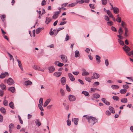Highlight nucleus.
<instances>
[{"label":"nucleus","mask_w":133,"mask_h":133,"mask_svg":"<svg viewBox=\"0 0 133 133\" xmlns=\"http://www.w3.org/2000/svg\"><path fill=\"white\" fill-rule=\"evenodd\" d=\"M86 118L88 119L89 123L91 125H93L97 122V119L95 117L92 116L87 117Z\"/></svg>","instance_id":"f257e3e1"},{"label":"nucleus","mask_w":133,"mask_h":133,"mask_svg":"<svg viewBox=\"0 0 133 133\" xmlns=\"http://www.w3.org/2000/svg\"><path fill=\"white\" fill-rule=\"evenodd\" d=\"M122 48L128 55V54L129 52V51L130 50V48L126 45H124Z\"/></svg>","instance_id":"f03ea898"},{"label":"nucleus","mask_w":133,"mask_h":133,"mask_svg":"<svg viewBox=\"0 0 133 133\" xmlns=\"http://www.w3.org/2000/svg\"><path fill=\"white\" fill-rule=\"evenodd\" d=\"M9 75L8 73L7 72H5L4 73H2L0 75V78H3L5 77L8 76Z\"/></svg>","instance_id":"7ed1b4c3"},{"label":"nucleus","mask_w":133,"mask_h":133,"mask_svg":"<svg viewBox=\"0 0 133 133\" xmlns=\"http://www.w3.org/2000/svg\"><path fill=\"white\" fill-rule=\"evenodd\" d=\"M7 83L10 85H11L14 83V82L11 78H9L7 81Z\"/></svg>","instance_id":"20e7f679"},{"label":"nucleus","mask_w":133,"mask_h":133,"mask_svg":"<svg viewBox=\"0 0 133 133\" xmlns=\"http://www.w3.org/2000/svg\"><path fill=\"white\" fill-rule=\"evenodd\" d=\"M99 77V74L96 73H94L93 74V76H91V79H97Z\"/></svg>","instance_id":"39448f33"},{"label":"nucleus","mask_w":133,"mask_h":133,"mask_svg":"<svg viewBox=\"0 0 133 133\" xmlns=\"http://www.w3.org/2000/svg\"><path fill=\"white\" fill-rule=\"evenodd\" d=\"M69 99L70 101H73L76 100L75 97L72 95H70L69 96Z\"/></svg>","instance_id":"423d86ee"},{"label":"nucleus","mask_w":133,"mask_h":133,"mask_svg":"<svg viewBox=\"0 0 133 133\" xmlns=\"http://www.w3.org/2000/svg\"><path fill=\"white\" fill-rule=\"evenodd\" d=\"M61 11L56 12L52 16V18L54 19H56L58 16V15L61 12Z\"/></svg>","instance_id":"0eeeda50"},{"label":"nucleus","mask_w":133,"mask_h":133,"mask_svg":"<svg viewBox=\"0 0 133 133\" xmlns=\"http://www.w3.org/2000/svg\"><path fill=\"white\" fill-rule=\"evenodd\" d=\"M16 60L18 62V66L22 70H23V69L22 67V66L21 63V61L18 59H16Z\"/></svg>","instance_id":"6e6552de"},{"label":"nucleus","mask_w":133,"mask_h":133,"mask_svg":"<svg viewBox=\"0 0 133 133\" xmlns=\"http://www.w3.org/2000/svg\"><path fill=\"white\" fill-rule=\"evenodd\" d=\"M69 77L71 81H74L75 80V78L73 75L70 73H69L68 74Z\"/></svg>","instance_id":"1a4fd4ad"},{"label":"nucleus","mask_w":133,"mask_h":133,"mask_svg":"<svg viewBox=\"0 0 133 133\" xmlns=\"http://www.w3.org/2000/svg\"><path fill=\"white\" fill-rule=\"evenodd\" d=\"M48 69L49 70V72L50 73L53 72L55 70V68L53 66H49Z\"/></svg>","instance_id":"9d476101"},{"label":"nucleus","mask_w":133,"mask_h":133,"mask_svg":"<svg viewBox=\"0 0 133 133\" xmlns=\"http://www.w3.org/2000/svg\"><path fill=\"white\" fill-rule=\"evenodd\" d=\"M61 58L64 62H66L67 59L66 56L64 55H61Z\"/></svg>","instance_id":"9b49d317"},{"label":"nucleus","mask_w":133,"mask_h":133,"mask_svg":"<svg viewBox=\"0 0 133 133\" xmlns=\"http://www.w3.org/2000/svg\"><path fill=\"white\" fill-rule=\"evenodd\" d=\"M102 102L105 103L106 105H109L110 104V103L107 101L106 100V99L104 98H102Z\"/></svg>","instance_id":"f8f14e48"},{"label":"nucleus","mask_w":133,"mask_h":133,"mask_svg":"<svg viewBox=\"0 0 133 133\" xmlns=\"http://www.w3.org/2000/svg\"><path fill=\"white\" fill-rule=\"evenodd\" d=\"M83 70L82 73V75L83 76H88L89 74V73L88 72L86 71L85 69H83Z\"/></svg>","instance_id":"ddd939ff"},{"label":"nucleus","mask_w":133,"mask_h":133,"mask_svg":"<svg viewBox=\"0 0 133 133\" xmlns=\"http://www.w3.org/2000/svg\"><path fill=\"white\" fill-rule=\"evenodd\" d=\"M50 100H51L50 99H48L44 103L43 105V107H46L50 102Z\"/></svg>","instance_id":"4468645a"},{"label":"nucleus","mask_w":133,"mask_h":133,"mask_svg":"<svg viewBox=\"0 0 133 133\" xmlns=\"http://www.w3.org/2000/svg\"><path fill=\"white\" fill-rule=\"evenodd\" d=\"M62 74L61 72H55L54 74V75L57 77H59Z\"/></svg>","instance_id":"2eb2a0df"},{"label":"nucleus","mask_w":133,"mask_h":133,"mask_svg":"<svg viewBox=\"0 0 133 133\" xmlns=\"http://www.w3.org/2000/svg\"><path fill=\"white\" fill-rule=\"evenodd\" d=\"M66 79L65 77H63L61 79V81L62 84L64 85L65 84Z\"/></svg>","instance_id":"dca6fc26"},{"label":"nucleus","mask_w":133,"mask_h":133,"mask_svg":"<svg viewBox=\"0 0 133 133\" xmlns=\"http://www.w3.org/2000/svg\"><path fill=\"white\" fill-rule=\"evenodd\" d=\"M121 25L123 28L125 29V28H127V25L125 23V22L123 21H122L121 22Z\"/></svg>","instance_id":"f3484780"},{"label":"nucleus","mask_w":133,"mask_h":133,"mask_svg":"<svg viewBox=\"0 0 133 133\" xmlns=\"http://www.w3.org/2000/svg\"><path fill=\"white\" fill-rule=\"evenodd\" d=\"M124 29V36L125 37H127L128 36V34H127L129 31V30L127 28H125Z\"/></svg>","instance_id":"a211bd4d"},{"label":"nucleus","mask_w":133,"mask_h":133,"mask_svg":"<svg viewBox=\"0 0 133 133\" xmlns=\"http://www.w3.org/2000/svg\"><path fill=\"white\" fill-rule=\"evenodd\" d=\"M0 87L2 90H5L6 89V86L3 83H2L0 84Z\"/></svg>","instance_id":"6ab92c4d"},{"label":"nucleus","mask_w":133,"mask_h":133,"mask_svg":"<svg viewBox=\"0 0 133 133\" xmlns=\"http://www.w3.org/2000/svg\"><path fill=\"white\" fill-rule=\"evenodd\" d=\"M51 19V18L47 17L46 18V20L45 22L46 23V24H48L50 22Z\"/></svg>","instance_id":"aec40b11"},{"label":"nucleus","mask_w":133,"mask_h":133,"mask_svg":"<svg viewBox=\"0 0 133 133\" xmlns=\"http://www.w3.org/2000/svg\"><path fill=\"white\" fill-rule=\"evenodd\" d=\"M9 90L12 93H14L15 92V88L14 87H10L9 88Z\"/></svg>","instance_id":"412c9836"},{"label":"nucleus","mask_w":133,"mask_h":133,"mask_svg":"<svg viewBox=\"0 0 133 133\" xmlns=\"http://www.w3.org/2000/svg\"><path fill=\"white\" fill-rule=\"evenodd\" d=\"M93 97L97 99L99 97V95L97 93H95L92 95Z\"/></svg>","instance_id":"4be33fe9"},{"label":"nucleus","mask_w":133,"mask_h":133,"mask_svg":"<svg viewBox=\"0 0 133 133\" xmlns=\"http://www.w3.org/2000/svg\"><path fill=\"white\" fill-rule=\"evenodd\" d=\"M72 121L74 122V124L76 125H77L78 124V118H74L72 119Z\"/></svg>","instance_id":"5701e85b"},{"label":"nucleus","mask_w":133,"mask_h":133,"mask_svg":"<svg viewBox=\"0 0 133 133\" xmlns=\"http://www.w3.org/2000/svg\"><path fill=\"white\" fill-rule=\"evenodd\" d=\"M32 83V82L30 81H25L24 82V84L26 85H31Z\"/></svg>","instance_id":"b1692460"},{"label":"nucleus","mask_w":133,"mask_h":133,"mask_svg":"<svg viewBox=\"0 0 133 133\" xmlns=\"http://www.w3.org/2000/svg\"><path fill=\"white\" fill-rule=\"evenodd\" d=\"M0 111L3 114H5L6 113V110L5 108L3 107H2L0 109Z\"/></svg>","instance_id":"393cba45"},{"label":"nucleus","mask_w":133,"mask_h":133,"mask_svg":"<svg viewBox=\"0 0 133 133\" xmlns=\"http://www.w3.org/2000/svg\"><path fill=\"white\" fill-rule=\"evenodd\" d=\"M82 93L84 94L85 96L88 97L90 96L89 93L86 91H83L82 92Z\"/></svg>","instance_id":"a878e982"},{"label":"nucleus","mask_w":133,"mask_h":133,"mask_svg":"<svg viewBox=\"0 0 133 133\" xmlns=\"http://www.w3.org/2000/svg\"><path fill=\"white\" fill-rule=\"evenodd\" d=\"M9 106L12 109L14 108V104L12 102H11L9 104Z\"/></svg>","instance_id":"bb28decb"},{"label":"nucleus","mask_w":133,"mask_h":133,"mask_svg":"<svg viewBox=\"0 0 133 133\" xmlns=\"http://www.w3.org/2000/svg\"><path fill=\"white\" fill-rule=\"evenodd\" d=\"M109 110L112 113L114 114L115 113V110L114 108L110 106L109 108Z\"/></svg>","instance_id":"cd10ccee"},{"label":"nucleus","mask_w":133,"mask_h":133,"mask_svg":"<svg viewBox=\"0 0 133 133\" xmlns=\"http://www.w3.org/2000/svg\"><path fill=\"white\" fill-rule=\"evenodd\" d=\"M113 11L114 13L115 14H117L119 12V10L117 8H114Z\"/></svg>","instance_id":"c85d7f7f"},{"label":"nucleus","mask_w":133,"mask_h":133,"mask_svg":"<svg viewBox=\"0 0 133 133\" xmlns=\"http://www.w3.org/2000/svg\"><path fill=\"white\" fill-rule=\"evenodd\" d=\"M35 123L38 126H40L41 125V123L38 119H36V120Z\"/></svg>","instance_id":"c756f323"},{"label":"nucleus","mask_w":133,"mask_h":133,"mask_svg":"<svg viewBox=\"0 0 133 133\" xmlns=\"http://www.w3.org/2000/svg\"><path fill=\"white\" fill-rule=\"evenodd\" d=\"M96 59L97 61H98V63H99L101 62V57L97 55L96 56Z\"/></svg>","instance_id":"7c9ffc66"},{"label":"nucleus","mask_w":133,"mask_h":133,"mask_svg":"<svg viewBox=\"0 0 133 133\" xmlns=\"http://www.w3.org/2000/svg\"><path fill=\"white\" fill-rule=\"evenodd\" d=\"M85 79L89 82H90L91 81V78L86 77L85 78Z\"/></svg>","instance_id":"2f4dec72"},{"label":"nucleus","mask_w":133,"mask_h":133,"mask_svg":"<svg viewBox=\"0 0 133 133\" xmlns=\"http://www.w3.org/2000/svg\"><path fill=\"white\" fill-rule=\"evenodd\" d=\"M106 13L109 15V17H111L113 16V15L111 13V12L109 10L107 11Z\"/></svg>","instance_id":"473e14b6"},{"label":"nucleus","mask_w":133,"mask_h":133,"mask_svg":"<svg viewBox=\"0 0 133 133\" xmlns=\"http://www.w3.org/2000/svg\"><path fill=\"white\" fill-rule=\"evenodd\" d=\"M75 56L76 57H78L79 56V52L78 50H76L75 51Z\"/></svg>","instance_id":"72a5a7b5"},{"label":"nucleus","mask_w":133,"mask_h":133,"mask_svg":"<svg viewBox=\"0 0 133 133\" xmlns=\"http://www.w3.org/2000/svg\"><path fill=\"white\" fill-rule=\"evenodd\" d=\"M111 87L113 89H118L119 87V86L117 85H112L111 86Z\"/></svg>","instance_id":"f704fd0d"},{"label":"nucleus","mask_w":133,"mask_h":133,"mask_svg":"<svg viewBox=\"0 0 133 133\" xmlns=\"http://www.w3.org/2000/svg\"><path fill=\"white\" fill-rule=\"evenodd\" d=\"M77 3H74L70 4H69L68 6V7H72L73 6H75L76 5Z\"/></svg>","instance_id":"c9c22d12"},{"label":"nucleus","mask_w":133,"mask_h":133,"mask_svg":"<svg viewBox=\"0 0 133 133\" xmlns=\"http://www.w3.org/2000/svg\"><path fill=\"white\" fill-rule=\"evenodd\" d=\"M118 41L121 45H124V43L123 41L119 39H118Z\"/></svg>","instance_id":"e433bc0d"},{"label":"nucleus","mask_w":133,"mask_h":133,"mask_svg":"<svg viewBox=\"0 0 133 133\" xmlns=\"http://www.w3.org/2000/svg\"><path fill=\"white\" fill-rule=\"evenodd\" d=\"M127 91V90L125 89H121L120 91V92L122 94L125 93Z\"/></svg>","instance_id":"4c0bfd02"},{"label":"nucleus","mask_w":133,"mask_h":133,"mask_svg":"<svg viewBox=\"0 0 133 133\" xmlns=\"http://www.w3.org/2000/svg\"><path fill=\"white\" fill-rule=\"evenodd\" d=\"M42 28H37L36 30V34H38L41 30Z\"/></svg>","instance_id":"58836bf2"},{"label":"nucleus","mask_w":133,"mask_h":133,"mask_svg":"<svg viewBox=\"0 0 133 133\" xmlns=\"http://www.w3.org/2000/svg\"><path fill=\"white\" fill-rule=\"evenodd\" d=\"M118 33L119 35H122L123 32V30L121 27H120L118 31Z\"/></svg>","instance_id":"ea45409f"},{"label":"nucleus","mask_w":133,"mask_h":133,"mask_svg":"<svg viewBox=\"0 0 133 133\" xmlns=\"http://www.w3.org/2000/svg\"><path fill=\"white\" fill-rule=\"evenodd\" d=\"M121 102L122 103H126L127 102V99L126 98H123L122 99Z\"/></svg>","instance_id":"a19ab883"},{"label":"nucleus","mask_w":133,"mask_h":133,"mask_svg":"<svg viewBox=\"0 0 133 133\" xmlns=\"http://www.w3.org/2000/svg\"><path fill=\"white\" fill-rule=\"evenodd\" d=\"M76 2L77 3H83L84 2L85 3V1L83 0H76Z\"/></svg>","instance_id":"79ce46f5"},{"label":"nucleus","mask_w":133,"mask_h":133,"mask_svg":"<svg viewBox=\"0 0 133 133\" xmlns=\"http://www.w3.org/2000/svg\"><path fill=\"white\" fill-rule=\"evenodd\" d=\"M1 17L2 21L3 22L5 18V15H3L1 16Z\"/></svg>","instance_id":"37998d69"},{"label":"nucleus","mask_w":133,"mask_h":133,"mask_svg":"<svg viewBox=\"0 0 133 133\" xmlns=\"http://www.w3.org/2000/svg\"><path fill=\"white\" fill-rule=\"evenodd\" d=\"M43 98H41L39 101V104L41 105H43Z\"/></svg>","instance_id":"c03bdc74"},{"label":"nucleus","mask_w":133,"mask_h":133,"mask_svg":"<svg viewBox=\"0 0 133 133\" xmlns=\"http://www.w3.org/2000/svg\"><path fill=\"white\" fill-rule=\"evenodd\" d=\"M107 24L108 25L111 26L113 25V23L112 21H111L107 22Z\"/></svg>","instance_id":"a18cd8bd"},{"label":"nucleus","mask_w":133,"mask_h":133,"mask_svg":"<svg viewBox=\"0 0 133 133\" xmlns=\"http://www.w3.org/2000/svg\"><path fill=\"white\" fill-rule=\"evenodd\" d=\"M42 105H41V104H38V106L39 108L40 109V110L42 111H44V109L43 107H42Z\"/></svg>","instance_id":"49530a36"},{"label":"nucleus","mask_w":133,"mask_h":133,"mask_svg":"<svg viewBox=\"0 0 133 133\" xmlns=\"http://www.w3.org/2000/svg\"><path fill=\"white\" fill-rule=\"evenodd\" d=\"M102 3L103 5H105L107 3V0H102Z\"/></svg>","instance_id":"de8ad7c7"},{"label":"nucleus","mask_w":133,"mask_h":133,"mask_svg":"<svg viewBox=\"0 0 133 133\" xmlns=\"http://www.w3.org/2000/svg\"><path fill=\"white\" fill-rule=\"evenodd\" d=\"M116 20L118 22L120 23L121 21V19L120 17H118L116 18Z\"/></svg>","instance_id":"09e8293b"},{"label":"nucleus","mask_w":133,"mask_h":133,"mask_svg":"<svg viewBox=\"0 0 133 133\" xmlns=\"http://www.w3.org/2000/svg\"><path fill=\"white\" fill-rule=\"evenodd\" d=\"M8 101L6 100H4L3 101V104L5 106H7L8 105Z\"/></svg>","instance_id":"8fccbe9b"},{"label":"nucleus","mask_w":133,"mask_h":133,"mask_svg":"<svg viewBox=\"0 0 133 133\" xmlns=\"http://www.w3.org/2000/svg\"><path fill=\"white\" fill-rule=\"evenodd\" d=\"M33 68L36 70H40V68L38 66L36 65H34L33 67Z\"/></svg>","instance_id":"3c124183"},{"label":"nucleus","mask_w":133,"mask_h":133,"mask_svg":"<svg viewBox=\"0 0 133 133\" xmlns=\"http://www.w3.org/2000/svg\"><path fill=\"white\" fill-rule=\"evenodd\" d=\"M104 19L105 20L107 21H109V17L106 15H105L104 16Z\"/></svg>","instance_id":"603ef678"},{"label":"nucleus","mask_w":133,"mask_h":133,"mask_svg":"<svg viewBox=\"0 0 133 133\" xmlns=\"http://www.w3.org/2000/svg\"><path fill=\"white\" fill-rule=\"evenodd\" d=\"M60 92L62 96H63L64 95V90L62 89H61L60 90Z\"/></svg>","instance_id":"864d4df0"},{"label":"nucleus","mask_w":133,"mask_h":133,"mask_svg":"<svg viewBox=\"0 0 133 133\" xmlns=\"http://www.w3.org/2000/svg\"><path fill=\"white\" fill-rule=\"evenodd\" d=\"M112 98L114 100L117 101L119 99V98L116 96H114L112 97Z\"/></svg>","instance_id":"5fc2aeb1"},{"label":"nucleus","mask_w":133,"mask_h":133,"mask_svg":"<svg viewBox=\"0 0 133 133\" xmlns=\"http://www.w3.org/2000/svg\"><path fill=\"white\" fill-rule=\"evenodd\" d=\"M64 29V28H58L57 31L55 33L56 35L58 33V32H59V31H60V30H62L63 29Z\"/></svg>","instance_id":"6e6d98bb"},{"label":"nucleus","mask_w":133,"mask_h":133,"mask_svg":"<svg viewBox=\"0 0 133 133\" xmlns=\"http://www.w3.org/2000/svg\"><path fill=\"white\" fill-rule=\"evenodd\" d=\"M14 127V125L13 124L11 123L9 125V129H13Z\"/></svg>","instance_id":"4d7b16f0"},{"label":"nucleus","mask_w":133,"mask_h":133,"mask_svg":"<svg viewBox=\"0 0 133 133\" xmlns=\"http://www.w3.org/2000/svg\"><path fill=\"white\" fill-rule=\"evenodd\" d=\"M111 30L113 31L116 32L117 30L114 27L112 26L111 27Z\"/></svg>","instance_id":"13d9d810"},{"label":"nucleus","mask_w":133,"mask_h":133,"mask_svg":"<svg viewBox=\"0 0 133 133\" xmlns=\"http://www.w3.org/2000/svg\"><path fill=\"white\" fill-rule=\"evenodd\" d=\"M46 3L45 0H43L41 3V5L43 6L46 4Z\"/></svg>","instance_id":"bf43d9fd"},{"label":"nucleus","mask_w":133,"mask_h":133,"mask_svg":"<svg viewBox=\"0 0 133 133\" xmlns=\"http://www.w3.org/2000/svg\"><path fill=\"white\" fill-rule=\"evenodd\" d=\"M132 55H133V50H131L128 54V55L129 56H130Z\"/></svg>","instance_id":"052dcab7"},{"label":"nucleus","mask_w":133,"mask_h":133,"mask_svg":"<svg viewBox=\"0 0 133 133\" xmlns=\"http://www.w3.org/2000/svg\"><path fill=\"white\" fill-rule=\"evenodd\" d=\"M4 94V91L2 90H0V96H2Z\"/></svg>","instance_id":"680f3d73"},{"label":"nucleus","mask_w":133,"mask_h":133,"mask_svg":"<svg viewBox=\"0 0 133 133\" xmlns=\"http://www.w3.org/2000/svg\"><path fill=\"white\" fill-rule=\"evenodd\" d=\"M3 121V117L0 114V122H2Z\"/></svg>","instance_id":"e2e57ef3"},{"label":"nucleus","mask_w":133,"mask_h":133,"mask_svg":"<svg viewBox=\"0 0 133 133\" xmlns=\"http://www.w3.org/2000/svg\"><path fill=\"white\" fill-rule=\"evenodd\" d=\"M105 114L109 116L111 114V112L107 110L105 112Z\"/></svg>","instance_id":"0e129e2a"},{"label":"nucleus","mask_w":133,"mask_h":133,"mask_svg":"<svg viewBox=\"0 0 133 133\" xmlns=\"http://www.w3.org/2000/svg\"><path fill=\"white\" fill-rule=\"evenodd\" d=\"M123 88L125 89H127L129 88V86L127 85H123Z\"/></svg>","instance_id":"69168bd1"},{"label":"nucleus","mask_w":133,"mask_h":133,"mask_svg":"<svg viewBox=\"0 0 133 133\" xmlns=\"http://www.w3.org/2000/svg\"><path fill=\"white\" fill-rule=\"evenodd\" d=\"M67 125L70 126L71 124V121L69 119H68L67 121Z\"/></svg>","instance_id":"338daca9"},{"label":"nucleus","mask_w":133,"mask_h":133,"mask_svg":"<svg viewBox=\"0 0 133 133\" xmlns=\"http://www.w3.org/2000/svg\"><path fill=\"white\" fill-rule=\"evenodd\" d=\"M89 6L92 9H94L95 8V7L94 5L92 4H89Z\"/></svg>","instance_id":"774afa93"}]
</instances>
